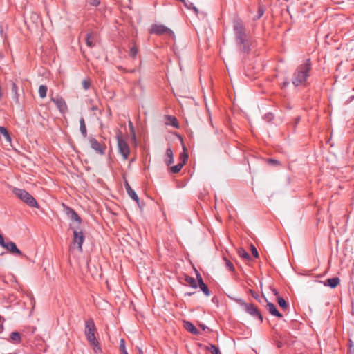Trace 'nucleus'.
Segmentation results:
<instances>
[{
	"label": "nucleus",
	"instance_id": "5",
	"mask_svg": "<svg viewBox=\"0 0 354 354\" xmlns=\"http://www.w3.org/2000/svg\"><path fill=\"white\" fill-rule=\"evenodd\" d=\"M241 306L243 309L251 316L254 318L258 319L261 322L263 321V316L258 310V308L252 304L246 303L244 301L241 302Z\"/></svg>",
	"mask_w": 354,
	"mask_h": 354
},
{
	"label": "nucleus",
	"instance_id": "2",
	"mask_svg": "<svg viewBox=\"0 0 354 354\" xmlns=\"http://www.w3.org/2000/svg\"><path fill=\"white\" fill-rule=\"evenodd\" d=\"M234 31L236 35V42L243 45V50L246 52L249 50V46L245 42V28L243 23L239 20L234 21Z\"/></svg>",
	"mask_w": 354,
	"mask_h": 354
},
{
	"label": "nucleus",
	"instance_id": "25",
	"mask_svg": "<svg viewBox=\"0 0 354 354\" xmlns=\"http://www.w3.org/2000/svg\"><path fill=\"white\" fill-rule=\"evenodd\" d=\"M0 133L4 136V138L6 140H8V141L11 140L10 136L8 130L4 127L0 126Z\"/></svg>",
	"mask_w": 354,
	"mask_h": 354
},
{
	"label": "nucleus",
	"instance_id": "3",
	"mask_svg": "<svg viewBox=\"0 0 354 354\" xmlns=\"http://www.w3.org/2000/svg\"><path fill=\"white\" fill-rule=\"evenodd\" d=\"M12 192L17 198L28 206L39 208V204L36 199L25 189L15 187Z\"/></svg>",
	"mask_w": 354,
	"mask_h": 354
},
{
	"label": "nucleus",
	"instance_id": "50",
	"mask_svg": "<svg viewBox=\"0 0 354 354\" xmlns=\"http://www.w3.org/2000/svg\"><path fill=\"white\" fill-rule=\"evenodd\" d=\"M1 319H2V317H1V316L0 315V322L1 321Z\"/></svg>",
	"mask_w": 354,
	"mask_h": 354
},
{
	"label": "nucleus",
	"instance_id": "36",
	"mask_svg": "<svg viewBox=\"0 0 354 354\" xmlns=\"http://www.w3.org/2000/svg\"><path fill=\"white\" fill-rule=\"evenodd\" d=\"M224 259L225 261V266L227 268V269L230 271H233L234 270V265L232 264V263L225 258Z\"/></svg>",
	"mask_w": 354,
	"mask_h": 354
},
{
	"label": "nucleus",
	"instance_id": "47",
	"mask_svg": "<svg viewBox=\"0 0 354 354\" xmlns=\"http://www.w3.org/2000/svg\"><path fill=\"white\" fill-rule=\"evenodd\" d=\"M185 295H189V296H190V295H192V293L189 292V293H185Z\"/></svg>",
	"mask_w": 354,
	"mask_h": 354
},
{
	"label": "nucleus",
	"instance_id": "41",
	"mask_svg": "<svg viewBox=\"0 0 354 354\" xmlns=\"http://www.w3.org/2000/svg\"><path fill=\"white\" fill-rule=\"evenodd\" d=\"M270 288L271 291L273 292V294L274 295H278V292H277V290L275 288H272L271 286H270Z\"/></svg>",
	"mask_w": 354,
	"mask_h": 354
},
{
	"label": "nucleus",
	"instance_id": "11",
	"mask_svg": "<svg viewBox=\"0 0 354 354\" xmlns=\"http://www.w3.org/2000/svg\"><path fill=\"white\" fill-rule=\"evenodd\" d=\"M180 158L181 160L180 162L170 167L171 171L174 174L178 173L187 160L188 154L186 152V148L185 147H183V151L180 155Z\"/></svg>",
	"mask_w": 354,
	"mask_h": 354
},
{
	"label": "nucleus",
	"instance_id": "44",
	"mask_svg": "<svg viewBox=\"0 0 354 354\" xmlns=\"http://www.w3.org/2000/svg\"><path fill=\"white\" fill-rule=\"evenodd\" d=\"M91 110L92 111H96V110H97V107L96 106H93L91 107Z\"/></svg>",
	"mask_w": 354,
	"mask_h": 354
},
{
	"label": "nucleus",
	"instance_id": "7",
	"mask_svg": "<svg viewBox=\"0 0 354 354\" xmlns=\"http://www.w3.org/2000/svg\"><path fill=\"white\" fill-rule=\"evenodd\" d=\"M71 228H74L73 230V242L75 243H77L78 250L82 252V245L84 241V235L81 230H79V227H73L72 224L70 225Z\"/></svg>",
	"mask_w": 354,
	"mask_h": 354
},
{
	"label": "nucleus",
	"instance_id": "26",
	"mask_svg": "<svg viewBox=\"0 0 354 354\" xmlns=\"http://www.w3.org/2000/svg\"><path fill=\"white\" fill-rule=\"evenodd\" d=\"M239 255L245 260H250V254L243 249H239L238 251Z\"/></svg>",
	"mask_w": 354,
	"mask_h": 354
},
{
	"label": "nucleus",
	"instance_id": "27",
	"mask_svg": "<svg viewBox=\"0 0 354 354\" xmlns=\"http://www.w3.org/2000/svg\"><path fill=\"white\" fill-rule=\"evenodd\" d=\"M86 44L90 48H92L94 46V44L93 41V36L91 33L86 34Z\"/></svg>",
	"mask_w": 354,
	"mask_h": 354
},
{
	"label": "nucleus",
	"instance_id": "30",
	"mask_svg": "<svg viewBox=\"0 0 354 354\" xmlns=\"http://www.w3.org/2000/svg\"><path fill=\"white\" fill-rule=\"evenodd\" d=\"M209 351L212 354H221L218 348L213 344L209 345Z\"/></svg>",
	"mask_w": 354,
	"mask_h": 354
},
{
	"label": "nucleus",
	"instance_id": "42",
	"mask_svg": "<svg viewBox=\"0 0 354 354\" xmlns=\"http://www.w3.org/2000/svg\"><path fill=\"white\" fill-rule=\"evenodd\" d=\"M3 236L0 234V244H3Z\"/></svg>",
	"mask_w": 354,
	"mask_h": 354
},
{
	"label": "nucleus",
	"instance_id": "35",
	"mask_svg": "<svg viewBox=\"0 0 354 354\" xmlns=\"http://www.w3.org/2000/svg\"><path fill=\"white\" fill-rule=\"evenodd\" d=\"M82 87L84 90H88L90 88L91 82L88 79H85L82 81Z\"/></svg>",
	"mask_w": 354,
	"mask_h": 354
},
{
	"label": "nucleus",
	"instance_id": "1",
	"mask_svg": "<svg viewBox=\"0 0 354 354\" xmlns=\"http://www.w3.org/2000/svg\"><path fill=\"white\" fill-rule=\"evenodd\" d=\"M311 63L310 59H308L295 70L292 79V84L295 86L302 85L309 77Z\"/></svg>",
	"mask_w": 354,
	"mask_h": 354
},
{
	"label": "nucleus",
	"instance_id": "24",
	"mask_svg": "<svg viewBox=\"0 0 354 354\" xmlns=\"http://www.w3.org/2000/svg\"><path fill=\"white\" fill-rule=\"evenodd\" d=\"M39 95L41 98H44L46 97L48 88L46 85H40L39 87Z\"/></svg>",
	"mask_w": 354,
	"mask_h": 354
},
{
	"label": "nucleus",
	"instance_id": "15",
	"mask_svg": "<svg viewBox=\"0 0 354 354\" xmlns=\"http://www.w3.org/2000/svg\"><path fill=\"white\" fill-rule=\"evenodd\" d=\"M125 189L131 198L135 201L139 205V198L134 190L132 189L129 183L125 180L124 182Z\"/></svg>",
	"mask_w": 354,
	"mask_h": 354
},
{
	"label": "nucleus",
	"instance_id": "21",
	"mask_svg": "<svg viewBox=\"0 0 354 354\" xmlns=\"http://www.w3.org/2000/svg\"><path fill=\"white\" fill-rule=\"evenodd\" d=\"M80 131L84 138L87 137L86 127L84 119L83 118H81L80 120Z\"/></svg>",
	"mask_w": 354,
	"mask_h": 354
},
{
	"label": "nucleus",
	"instance_id": "20",
	"mask_svg": "<svg viewBox=\"0 0 354 354\" xmlns=\"http://www.w3.org/2000/svg\"><path fill=\"white\" fill-rule=\"evenodd\" d=\"M167 158L165 159V163L167 165H170L174 162V154L173 151L171 148H167L166 150Z\"/></svg>",
	"mask_w": 354,
	"mask_h": 354
},
{
	"label": "nucleus",
	"instance_id": "23",
	"mask_svg": "<svg viewBox=\"0 0 354 354\" xmlns=\"http://www.w3.org/2000/svg\"><path fill=\"white\" fill-rule=\"evenodd\" d=\"M10 337L14 343H19L21 342V335L18 332L11 333Z\"/></svg>",
	"mask_w": 354,
	"mask_h": 354
},
{
	"label": "nucleus",
	"instance_id": "33",
	"mask_svg": "<svg viewBox=\"0 0 354 354\" xmlns=\"http://www.w3.org/2000/svg\"><path fill=\"white\" fill-rule=\"evenodd\" d=\"M137 54H138L137 48L136 46L131 47V48L129 50V56L134 58L136 57Z\"/></svg>",
	"mask_w": 354,
	"mask_h": 354
},
{
	"label": "nucleus",
	"instance_id": "43",
	"mask_svg": "<svg viewBox=\"0 0 354 354\" xmlns=\"http://www.w3.org/2000/svg\"><path fill=\"white\" fill-rule=\"evenodd\" d=\"M350 352H351V353L354 354V346L353 347L351 346Z\"/></svg>",
	"mask_w": 354,
	"mask_h": 354
},
{
	"label": "nucleus",
	"instance_id": "40",
	"mask_svg": "<svg viewBox=\"0 0 354 354\" xmlns=\"http://www.w3.org/2000/svg\"><path fill=\"white\" fill-rule=\"evenodd\" d=\"M252 253L255 257H258V251L253 245L252 246Z\"/></svg>",
	"mask_w": 354,
	"mask_h": 354
},
{
	"label": "nucleus",
	"instance_id": "28",
	"mask_svg": "<svg viewBox=\"0 0 354 354\" xmlns=\"http://www.w3.org/2000/svg\"><path fill=\"white\" fill-rule=\"evenodd\" d=\"M277 301L279 306L281 307L283 309H286L288 308V305L283 297H278Z\"/></svg>",
	"mask_w": 354,
	"mask_h": 354
},
{
	"label": "nucleus",
	"instance_id": "32",
	"mask_svg": "<svg viewBox=\"0 0 354 354\" xmlns=\"http://www.w3.org/2000/svg\"><path fill=\"white\" fill-rule=\"evenodd\" d=\"M120 349L121 351V352L122 353V354H128L127 350H126V348H125V342H124V340L123 339H122L120 340Z\"/></svg>",
	"mask_w": 354,
	"mask_h": 354
},
{
	"label": "nucleus",
	"instance_id": "10",
	"mask_svg": "<svg viewBox=\"0 0 354 354\" xmlns=\"http://www.w3.org/2000/svg\"><path fill=\"white\" fill-rule=\"evenodd\" d=\"M150 32L151 34H156L157 35H162L166 34L174 36V32L169 28L161 24L152 25Z\"/></svg>",
	"mask_w": 354,
	"mask_h": 354
},
{
	"label": "nucleus",
	"instance_id": "39",
	"mask_svg": "<svg viewBox=\"0 0 354 354\" xmlns=\"http://www.w3.org/2000/svg\"><path fill=\"white\" fill-rule=\"evenodd\" d=\"M266 118H267V122H270V121L274 120V114L271 112L267 113Z\"/></svg>",
	"mask_w": 354,
	"mask_h": 354
},
{
	"label": "nucleus",
	"instance_id": "38",
	"mask_svg": "<svg viewBox=\"0 0 354 354\" xmlns=\"http://www.w3.org/2000/svg\"><path fill=\"white\" fill-rule=\"evenodd\" d=\"M88 3L93 6H97L100 3V0H88Z\"/></svg>",
	"mask_w": 354,
	"mask_h": 354
},
{
	"label": "nucleus",
	"instance_id": "8",
	"mask_svg": "<svg viewBox=\"0 0 354 354\" xmlns=\"http://www.w3.org/2000/svg\"><path fill=\"white\" fill-rule=\"evenodd\" d=\"M88 142L90 143L91 147L98 154L104 155L105 154L106 146L105 144H102L99 142L95 138L89 137Z\"/></svg>",
	"mask_w": 354,
	"mask_h": 354
},
{
	"label": "nucleus",
	"instance_id": "4",
	"mask_svg": "<svg viewBox=\"0 0 354 354\" xmlns=\"http://www.w3.org/2000/svg\"><path fill=\"white\" fill-rule=\"evenodd\" d=\"M95 325L92 319L86 321L85 323V335L89 344L93 346H99L98 341L95 336Z\"/></svg>",
	"mask_w": 354,
	"mask_h": 354
},
{
	"label": "nucleus",
	"instance_id": "34",
	"mask_svg": "<svg viewBox=\"0 0 354 354\" xmlns=\"http://www.w3.org/2000/svg\"><path fill=\"white\" fill-rule=\"evenodd\" d=\"M183 3L184 6L185 7H187V8H189V9L193 8L195 12H198L197 8L195 6H193L192 3H191L189 1H187L186 0H185V2H183Z\"/></svg>",
	"mask_w": 354,
	"mask_h": 354
},
{
	"label": "nucleus",
	"instance_id": "48",
	"mask_svg": "<svg viewBox=\"0 0 354 354\" xmlns=\"http://www.w3.org/2000/svg\"><path fill=\"white\" fill-rule=\"evenodd\" d=\"M279 122H281V120H279H279H277V122H275V124H277V123H279Z\"/></svg>",
	"mask_w": 354,
	"mask_h": 354
},
{
	"label": "nucleus",
	"instance_id": "13",
	"mask_svg": "<svg viewBox=\"0 0 354 354\" xmlns=\"http://www.w3.org/2000/svg\"><path fill=\"white\" fill-rule=\"evenodd\" d=\"M0 245L13 254L22 255V252L17 248L16 244L12 241L6 243L3 241V243L0 244Z\"/></svg>",
	"mask_w": 354,
	"mask_h": 354
},
{
	"label": "nucleus",
	"instance_id": "14",
	"mask_svg": "<svg viewBox=\"0 0 354 354\" xmlns=\"http://www.w3.org/2000/svg\"><path fill=\"white\" fill-rule=\"evenodd\" d=\"M196 277H197V280L198 282V286H199L200 289L202 290V292L206 296H209L210 291H209L207 286L203 282V278L198 272L196 273Z\"/></svg>",
	"mask_w": 354,
	"mask_h": 354
},
{
	"label": "nucleus",
	"instance_id": "6",
	"mask_svg": "<svg viewBox=\"0 0 354 354\" xmlns=\"http://www.w3.org/2000/svg\"><path fill=\"white\" fill-rule=\"evenodd\" d=\"M117 142L118 151L122 155L123 160H126L129 158L130 153V148L128 143L124 140L120 136H117Z\"/></svg>",
	"mask_w": 354,
	"mask_h": 354
},
{
	"label": "nucleus",
	"instance_id": "9",
	"mask_svg": "<svg viewBox=\"0 0 354 354\" xmlns=\"http://www.w3.org/2000/svg\"><path fill=\"white\" fill-rule=\"evenodd\" d=\"M62 205L64 207V211L66 214L68 218L70 219L71 221L77 223L79 226L82 223V218H80V216L71 207L66 205L65 204H63Z\"/></svg>",
	"mask_w": 354,
	"mask_h": 354
},
{
	"label": "nucleus",
	"instance_id": "31",
	"mask_svg": "<svg viewBox=\"0 0 354 354\" xmlns=\"http://www.w3.org/2000/svg\"><path fill=\"white\" fill-rule=\"evenodd\" d=\"M264 14V9L262 6H259V10H258V14L254 17V20H257L260 19Z\"/></svg>",
	"mask_w": 354,
	"mask_h": 354
},
{
	"label": "nucleus",
	"instance_id": "22",
	"mask_svg": "<svg viewBox=\"0 0 354 354\" xmlns=\"http://www.w3.org/2000/svg\"><path fill=\"white\" fill-rule=\"evenodd\" d=\"M185 281L194 288H196L198 287V285H197V283H196V281L195 280V279L190 276L186 275L185 277Z\"/></svg>",
	"mask_w": 354,
	"mask_h": 354
},
{
	"label": "nucleus",
	"instance_id": "37",
	"mask_svg": "<svg viewBox=\"0 0 354 354\" xmlns=\"http://www.w3.org/2000/svg\"><path fill=\"white\" fill-rule=\"evenodd\" d=\"M251 292H252V295L253 297H254L259 302H261V298H263V299H266V298L264 297L263 293H262L261 297H259L257 293H255L254 292H253L252 290H251Z\"/></svg>",
	"mask_w": 354,
	"mask_h": 354
},
{
	"label": "nucleus",
	"instance_id": "12",
	"mask_svg": "<svg viewBox=\"0 0 354 354\" xmlns=\"http://www.w3.org/2000/svg\"><path fill=\"white\" fill-rule=\"evenodd\" d=\"M51 101L53 102L55 105L57 106V109L59 110V111L62 113H65L67 110L68 107L66 104L65 100L61 97H51Z\"/></svg>",
	"mask_w": 354,
	"mask_h": 354
},
{
	"label": "nucleus",
	"instance_id": "17",
	"mask_svg": "<svg viewBox=\"0 0 354 354\" xmlns=\"http://www.w3.org/2000/svg\"><path fill=\"white\" fill-rule=\"evenodd\" d=\"M267 308L271 315L279 318L283 317L282 315L279 313V311L277 309V307L274 306V304L267 301Z\"/></svg>",
	"mask_w": 354,
	"mask_h": 354
},
{
	"label": "nucleus",
	"instance_id": "19",
	"mask_svg": "<svg viewBox=\"0 0 354 354\" xmlns=\"http://www.w3.org/2000/svg\"><path fill=\"white\" fill-rule=\"evenodd\" d=\"M12 93H13V100L15 102V103L16 104H17L18 106L20 105V102H19V94L18 93V87L16 84V83L13 82L12 84Z\"/></svg>",
	"mask_w": 354,
	"mask_h": 354
},
{
	"label": "nucleus",
	"instance_id": "49",
	"mask_svg": "<svg viewBox=\"0 0 354 354\" xmlns=\"http://www.w3.org/2000/svg\"><path fill=\"white\" fill-rule=\"evenodd\" d=\"M171 118L174 120H176V118H174V117H171Z\"/></svg>",
	"mask_w": 354,
	"mask_h": 354
},
{
	"label": "nucleus",
	"instance_id": "29",
	"mask_svg": "<svg viewBox=\"0 0 354 354\" xmlns=\"http://www.w3.org/2000/svg\"><path fill=\"white\" fill-rule=\"evenodd\" d=\"M267 164L273 167H278L280 165V162L275 159L267 158Z\"/></svg>",
	"mask_w": 354,
	"mask_h": 354
},
{
	"label": "nucleus",
	"instance_id": "46",
	"mask_svg": "<svg viewBox=\"0 0 354 354\" xmlns=\"http://www.w3.org/2000/svg\"><path fill=\"white\" fill-rule=\"evenodd\" d=\"M129 124L130 128L133 129V125H132V122L131 121H129Z\"/></svg>",
	"mask_w": 354,
	"mask_h": 354
},
{
	"label": "nucleus",
	"instance_id": "18",
	"mask_svg": "<svg viewBox=\"0 0 354 354\" xmlns=\"http://www.w3.org/2000/svg\"><path fill=\"white\" fill-rule=\"evenodd\" d=\"M184 327L187 331L194 335H198L199 333L198 330L189 321L184 322Z\"/></svg>",
	"mask_w": 354,
	"mask_h": 354
},
{
	"label": "nucleus",
	"instance_id": "16",
	"mask_svg": "<svg viewBox=\"0 0 354 354\" xmlns=\"http://www.w3.org/2000/svg\"><path fill=\"white\" fill-rule=\"evenodd\" d=\"M339 282H340L339 279L338 277H335L329 278V279H326L324 282V285L325 286H329L331 288H335V287H337L339 285Z\"/></svg>",
	"mask_w": 354,
	"mask_h": 354
},
{
	"label": "nucleus",
	"instance_id": "45",
	"mask_svg": "<svg viewBox=\"0 0 354 354\" xmlns=\"http://www.w3.org/2000/svg\"><path fill=\"white\" fill-rule=\"evenodd\" d=\"M137 354H143V352L140 348H138V351Z\"/></svg>",
	"mask_w": 354,
	"mask_h": 354
}]
</instances>
